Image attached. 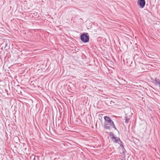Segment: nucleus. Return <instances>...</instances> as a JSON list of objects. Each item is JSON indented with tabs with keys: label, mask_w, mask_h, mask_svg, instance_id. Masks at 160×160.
<instances>
[{
	"label": "nucleus",
	"mask_w": 160,
	"mask_h": 160,
	"mask_svg": "<svg viewBox=\"0 0 160 160\" xmlns=\"http://www.w3.org/2000/svg\"><path fill=\"white\" fill-rule=\"evenodd\" d=\"M104 118L105 120L104 128L106 129H110L112 125L113 124V121L107 116H105Z\"/></svg>",
	"instance_id": "obj_1"
},
{
	"label": "nucleus",
	"mask_w": 160,
	"mask_h": 160,
	"mask_svg": "<svg viewBox=\"0 0 160 160\" xmlns=\"http://www.w3.org/2000/svg\"><path fill=\"white\" fill-rule=\"evenodd\" d=\"M81 41L83 42L86 43L88 42L89 40V36L87 33H84L80 36Z\"/></svg>",
	"instance_id": "obj_2"
},
{
	"label": "nucleus",
	"mask_w": 160,
	"mask_h": 160,
	"mask_svg": "<svg viewBox=\"0 0 160 160\" xmlns=\"http://www.w3.org/2000/svg\"><path fill=\"white\" fill-rule=\"evenodd\" d=\"M138 4L141 8H143L145 6L146 2L145 0H138Z\"/></svg>",
	"instance_id": "obj_3"
},
{
	"label": "nucleus",
	"mask_w": 160,
	"mask_h": 160,
	"mask_svg": "<svg viewBox=\"0 0 160 160\" xmlns=\"http://www.w3.org/2000/svg\"><path fill=\"white\" fill-rule=\"evenodd\" d=\"M114 138H115L112 139V140L114 142L116 143L118 141H119L121 142V141L119 138H116L115 136L114 137Z\"/></svg>",
	"instance_id": "obj_4"
},
{
	"label": "nucleus",
	"mask_w": 160,
	"mask_h": 160,
	"mask_svg": "<svg viewBox=\"0 0 160 160\" xmlns=\"http://www.w3.org/2000/svg\"><path fill=\"white\" fill-rule=\"evenodd\" d=\"M154 83L156 84H158L159 86V83H160V81L159 80H157L156 78L154 79L153 81Z\"/></svg>",
	"instance_id": "obj_5"
},
{
	"label": "nucleus",
	"mask_w": 160,
	"mask_h": 160,
	"mask_svg": "<svg viewBox=\"0 0 160 160\" xmlns=\"http://www.w3.org/2000/svg\"><path fill=\"white\" fill-rule=\"evenodd\" d=\"M124 119L125 120V122L126 123H127L129 121L130 118L127 117V116H126L124 118Z\"/></svg>",
	"instance_id": "obj_6"
},
{
	"label": "nucleus",
	"mask_w": 160,
	"mask_h": 160,
	"mask_svg": "<svg viewBox=\"0 0 160 160\" xmlns=\"http://www.w3.org/2000/svg\"><path fill=\"white\" fill-rule=\"evenodd\" d=\"M109 136L112 139V138H114V136L112 132H110L109 133Z\"/></svg>",
	"instance_id": "obj_7"
},
{
	"label": "nucleus",
	"mask_w": 160,
	"mask_h": 160,
	"mask_svg": "<svg viewBox=\"0 0 160 160\" xmlns=\"http://www.w3.org/2000/svg\"><path fill=\"white\" fill-rule=\"evenodd\" d=\"M120 146L122 148V151L124 152V151L125 150V149L124 148V146H123V145H122V144H121L120 145Z\"/></svg>",
	"instance_id": "obj_8"
},
{
	"label": "nucleus",
	"mask_w": 160,
	"mask_h": 160,
	"mask_svg": "<svg viewBox=\"0 0 160 160\" xmlns=\"http://www.w3.org/2000/svg\"><path fill=\"white\" fill-rule=\"evenodd\" d=\"M111 127H112L113 128H114L115 130H117V128L115 127V125H114V123H113V124L112 125Z\"/></svg>",
	"instance_id": "obj_9"
},
{
	"label": "nucleus",
	"mask_w": 160,
	"mask_h": 160,
	"mask_svg": "<svg viewBox=\"0 0 160 160\" xmlns=\"http://www.w3.org/2000/svg\"><path fill=\"white\" fill-rule=\"evenodd\" d=\"M159 87H160V83H159Z\"/></svg>",
	"instance_id": "obj_10"
}]
</instances>
